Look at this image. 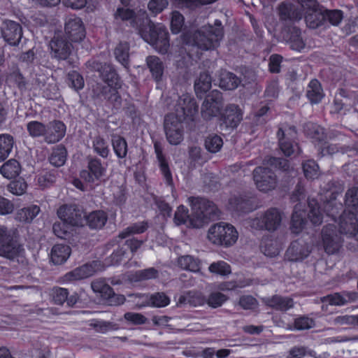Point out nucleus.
I'll return each mask as SVG.
<instances>
[{"label": "nucleus", "instance_id": "44", "mask_svg": "<svg viewBox=\"0 0 358 358\" xmlns=\"http://www.w3.org/2000/svg\"><path fill=\"white\" fill-rule=\"evenodd\" d=\"M188 220L190 226L196 227V224H194V219L189 218L188 208L183 205H180L174 215L175 224L178 226L185 224Z\"/></svg>", "mask_w": 358, "mask_h": 358}, {"label": "nucleus", "instance_id": "37", "mask_svg": "<svg viewBox=\"0 0 358 358\" xmlns=\"http://www.w3.org/2000/svg\"><path fill=\"white\" fill-rule=\"evenodd\" d=\"M15 141L8 134H0V162L4 161L11 153Z\"/></svg>", "mask_w": 358, "mask_h": 358}, {"label": "nucleus", "instance_id": "48", "mask_svg": "<svg viewBox=\"0 0 358 358\" xmlns=\"http://www.w3.org/2000/svg\"><path fill=\"white\" fill-rule=\"evenodd\" d=\"M40 212L38 206L34 205L19 210L16 215V219L21 222L31 221Z\"/></svg>", "mask_w": 358, "mask_h": 358}, {"label": "nucleus", "instance_id": "14", "mask_svg": "<svg viewBox=\"0 0 358 358\" xmlns=\"http://www.w3.org/2000/svg\"><path fill=\"white\" fill-rule=\"evenodd\" d=\"M296 134L294 128L290 129V133L287 134L282 128H279L277 131L280 150L286 157H290L294 153L296 148H299V145L294 140Z\"/></svg>", "mask_w": 358, "mask_h": 358}, {"label": "nucleus", "instance_id": "28", "mask_svg": "<svg viewBox=\"0 0 358 358\" xmlns=\"http://www.w3.org/2000/svg\"><path fill=\"white\" fill-rule=\"evenodd\" d=\"M211 87V76L208 72H201L194 83V91L197 98L202 99Z\"/></svg>", "mask_w": 358, "mask_h": 358}, {"label": "nucleus", "instance_id": "50", "mask_svg": "<svg viewBox=\"0 0 358 358\" xmlns=\"http://www.w3.org/2000/svg\"><path fill=\"white\" fill-rule=\"evenodd\" d=\"M343 18V12L341 10L324 9V23L328 21L333 26H338Z\"/></svg>", "mask_w": 358, "mask_h": 358}, {"label": "nucleus", "instance_id": "49", "mask_svg": "<svg viewBox=\"0 0 358 358\" xmlns=\"http://www.w3.org/2000/svg\"><path fill=\"white\" fill-rule=\"evenodd\" d=\"M66 159V150L63 146H57L54 148L50 157V162L55 166H61L64 164Z\"/></svg>", "mask_w": 358, "mask_h": 358}, {"label": "nucleus", "instance_id": "60", "mask_svg": "<svg viewBox=\"0 0 358 358\" xmlns=\"http://www.w3.org/2000/svg\"><path fill=\"white\" fill-rule=\"evenodd\" d=\"M72 226L73 225L60 220L53 224V232L57 237L65 238Z\"/></svg>", "mask_w": 358, "mask_h": 358}, {"label": "nucleus", "instance_id": "34", "mask_svg": "<svg viewBox=\"0 0 358 358\" xmlns=\"http://www.w3.org/2000/svg\"><path fill=\"white\" fill-rule=\"evenodd\" d=\"M129 50L128 43H120L113 50L116 60L127 70L129 69Z\"/></svg>", "mask_w": 358, "mask_h": 358}, {"label": "nucleus", "instance_id": "33", "mask_svg": "<svg viewBox=\"0 0 358 358\" xmlns=\"http://www.w3.org/2000/svg\"><path fill=\"white\" fill-rule=\"evenodd\" d=\"M70 254L71 248L69 246L57 244L52 248L50 258L55 264H61L67 260Z\"/></svg>", "mask_w": 358, "mask_h": 358}, {"label": "nucleus", "instance_id": "59", "mask_svg": "<svg viewBox=\"0 0 358 358\" xmlns=\"http://www.w3.org/2000/svg\"><path fill=\"white\" fill-rule=\"evenodd\" d=\"M228 297L221 292L211 293L208 299V304L214 308L220 307L227 300Z\"/></svg>", "mask_w": 358, "mask_h": 358}, {"label": "nucleus", "instance_id": "43", "mask_svg": "<svg viewBox=\"0 0 358 358\" xmlns=\"http://www.w3.org/2000/svg\"><path fill=\"white\" fill-rule=\"evenodd\" d=\"M223 143L222 138L216 134H209L204 141L205 148L210 153L219 152Z\"/></svg>", "mask_w": 358, "mask_h": 358}, {"label": "nucleus", "instance_id": "4", "mask_svg": "<svg viewBox=\"0 0 358 358\" xmlns=\"http://www.w3.org/2000/svg\"><path fill=\"white\" fill-rule=\"evenodd\" d=\"M215 25L203 26L193 32H183L182 41L185 44L195 46L201 50H214L220 45L224 36L220 20H215Z\"/></svg>", "mask_w": 358, "mask_h": 358}, {"label": "nucleus", "instance_id": "30", "mask_svg": "<svg viewBox=\"0 0 358 358\" xmlns=\"http://www.w3.org/2000/svg\"><path fill=\"white\" fill-rule=\"evenodd\" d=\"M266 306L281 311H286L294 306V301L292 298L283 297L279 295H274L265 301Z\"/></svg>", "mask_w": 358, "mask_h": 358}, {"label": "nucleus", "instance_id": "18", "mask_svg": "<svg viewBox=\"0 0 358 358\" xmlns=\"http://www.w3.org/2000/svg\"><path fill=\"white\" fill-rule=\"evenodd\" d=\"M106 168L97 159L90 160L87 169L80 172V178L86 182L92 184L101 180L105 176Z\"/></svg>", "mask_w": 358, "mask_h": 358}, {"label": "nucleus", "instance_id": "29", "mask_svg": "<svg viewBox=\"0 0 358 358\" xmlns=\"http://www.w3.org/2000/svg\"><path fill=\"white\" fill-rule=\"evenodd\" d=\"M50 47L55 57L59 59H65L70 52V45L59 38V35L55 36L50 43Z\"/></svg>", "mask_w": 358, "mask_h": 358}, {"label": "nucleus", "instance_id": "40", "mask_svg": "<svg viewBox=\"0 0 358 358\" xmlns=\"http://www.w3.org/2000/svg\"><path fill=\"white\" fill-rule=\"evenodd\" d=\"M178 266L184 270L197 272L200 269V261L191 255L181 256L178 259Z\"/></svg>", "mask_w": 358, "mask_h": 358}, {"label": "nucleus", "instance_id": "38", "mask_svg": "<svg viewBox=\"0 0 358 358\" xmlns=\"http://www.w3.org/2000/svg\"><path fill=\"white\" fill-rule=\"evenodd\" d=\"M158 271L154 267L138 270L131 273L129 278L132 282H141L143 280L155 279L158 277Z\"/></svg>", "mask_w": 358, "mask_h": 358}, {"label": "nucleus", "instance_id": "12", "mask_svg": "<svg viewBox=\"0 0 358 358\" xmlns=\"http://www.w3.org/2000/svg\"><path fill=\"white\" fill-rule=\"evenodd\" d=\"M243 113L238 105L228 104L219 114V123L221 129H234L243 120Z\"/></svg>", "mask_w": 358, "mask_h": 358}, {"label": "nucleus", "instance_id": "10", "mask_svg": "<svg viewBox=\"0 0 358 358\" xmlns=\"http://www.w3.org/2000/svg\"><path fill=\"white\" fill-rule=\"evenodd\" d=\"M222 107V94L219 90H214L205 97L201 106V115L203 119L210 120L219 115Z\"/></svg>", "mask_w": 358, "mask_h": 358}, {"label": "nucleus", "instance_id": "36", "mask_svg": "<svg viewBox=\"0 0 358 358\" xmlns=\"http://www.w3.org/2000/svg\"><path fill=\"white\" fill-rule=\"evenodd\" d=\"M21 171L20 163L15 159H9L0 168L1 174L6 178L12 179L17 177Z\"/></svg>", "mask_w": 358, "mask_h": 358}, {"label": "nucleus", "instance_id": "15", "mask_svg": "<svg viewBox=\"0 0 358 358\" xmlns=\"http://www.w3.org/2000/svg\"><path fill=\"white\" fill-rule=\"evenodd\" d=\"M189 200L192 210V216L197 220H201L214 211L215 203L207 199L191 196Z\"/></svg>", "mask_w": 358, "mask_h": 358}, {"label": "nucleus", "instance_id": "26", "mask_svg": "<svg viewBox=\"0 0 358 358\" xmlns=\"http://www.w3.org/2000/svg\"><path fill=\"white\" fill-rule=\"evenodd\" d=\"M57 215L61 221L71 225L82 224L81 214L72 206H61L57 211Z\"/></svg>", "mask_w": 358, "mask_h": 358}, {"label": "nucleus", "instance_id": "8", "mask_svg": "<svg viewBox=\"0 0 358 358\" xmlns=\"http://www.w3.org/2000/svg\"><path fill=\"white\" fill-rule=\"evenodd\" d=\"M282 213L277 208L267 209L260 216L252 220L251 227L259 230L275 231L281 225Z\"/></svg>", "mask_w": 358, "mask_h": 358}, {"label": "nucleus", "instance_id": "21", "mask_svg": "<svg viewBox=\"0 0 358 358\" xmlns=\"http://www.w3.org/2000/svg\"><path fill=\"white\" fill-rule=\"evenodd\" d=\"M45 130V141L47 143H55L64 137L66 127L62 121L54 120L46 124Z\"/></svg>", "mask_w": 358, "mask_h": 358}, {"label": "nucleus", "instance_id": "45", "mask_svg": "<svg viewBox=\"0 0 358 358\" xmlns=\"http://www.w3.org/2000/svg\"><path fill=\"white\" fill-rule=\"evenodd\" d=\"M186 302L192 306L196 307L205 304L206 300L204 296L199 292L189 291L184 296H181L180 301Z\"/></svg>", "mask_w": 358, "mask_h": 358}, {"label": "nucleus", "instance_id": "35", "mask_svg": "<svg viewBox=\"0 0 358 358\" xmlns=\"http://www.w3.org/2000/svg\"><path fill=\"white\" fill-rule=\"evenodd\" d=\"M301 167L304 177L308 180H314L317 179L320 176V166L314 159L303 160Z\"/></svg>", "mask_w": 358, "mask_h": 358}, {"label": "nucleus", "instance_id": "24", "mask_svg": "<svg viewBox=\"0 0 358 358\" xmlns=\"http://www.w3.org/2000/svg\"><path fill=\"white\" fill-rule=\"evenodd\" d=\"M310 250L306 243L299 240L293 241L285 252V257L290 262H301L310 254Z\"/></svg>", "mask_w": 358, "mask_h": 358}, {"label": "nucleus", "instance_id": "9", "mask_svg": "<svg viewBox=\"0 0 358 358\" xmlns=\"http://www.w3.org/2000/svg\"><path fill=\"white\" fill-rule=\"evenodd\" d=\"M24 249L22 245L13 241L8 231L0 227V256L15 259L22 257Z\"/></svg>", "mask_w": 358, "mask_h": 358}, {"label": "nucleus", "instance_id": "16", "mask_svg": "<svg viewBox=\"0 0 358 358\" xmlns=\"http://www.w3.org/2000/svg\"><path fill=\"white\" fill-rule=\"evenodd\" d=\"M155 153L159 163L160 172L165 180L166 186L170 187H174L172 173L170 169L169 164L166 155L163 152V147L159 141L154 142Z\"/></svg>", "mask_w": 358, "mask_h": 358}, {"label": "nucleus", "instance_id": "41", "mask_svg": "<svg viewBox=\"0 0 358 358\" xmlns=\"http://www.w3.org/2000/svg\"><path fill=\"white\" fill-rule=\"evenodd\" d=\"M306 219L305 213L303 211L294 210L292 215L290 229L294 234H299L305 228Z\"/></svg>", "mask_w": 358, "mask_h": 358}, {"label": "nucleus", "instance_id": "53", "mask_svg": "<svg viewBox=\"0 0 358 358\" xmlns=\"http://www.w3.org/2000/svg\"><path fill=\"white\" fill-rule=\"evenodd\" d=\"M45 126L43 123L38 121H30L27 124V129L31 137H43L45 140Z\"/></svg>", "mask_w": 358, "mask_h": 358}, {"label": "nucleus", "instance_id": "17", "mask_svg": "<svg viewBox=\"0 0 358 358\" xmlns=\"http://www.w3.org/2000/svg\"><path fill=\"white\" fill-rule=\"evenodd\" d=\"M1 34L3 39L11 45H16L20 42L22 30L20 24L12 20H6L3 22Z\"/></svg>", "mask_w": 358, "mask_h": 358}, {"label": "nucleus", "instance_id": "31", "mask_svg": "<svg viewBox=\"0 0 358 358\" xmlns=\"http://www.w3.org/2000/svg\"><path fill=\"white\" fill-rule=\"evenodd\" d=\"M306 96L312 104L320 103L323 96V90L321 83L317 79H312L308 85L306 92Z\"/></svg>", "mask_w": 358, "mask_h": 358}, {"label": "nucleus", "instance_id": "52", "mask_svg": "<svg viewBox=\"0 0 358 358\" xmlns=\"http://www.w3.org/2000/svg\"><path fill=\"white\" fill-rule=\"evenodd\" d=\"M208 270L210 273L226 276L231 273L230 265L224 261H217L210 264Z\"/></svg>", "mask_w": 358, "mask_h": 358}, {"label": "nucleus", "instance_id": "6", "mask_svg": "<svg viewBox=\"0 0 358 358\" xmlns=\"http://www.w3.org/2000/svg\"><path fill=\"white\" fill-rule=\"evenodd\" d=\"M238 233L231 224L220 222L211 226L208 230V238L215 245L229 247L238 240Z\"/></svg>", "mask_w": 358, "mask_h": 358}, {"label": "nucleus", "instance_id": "56", "mask_svg": "<svg viewBox=\"0 0 358 358\" xmlns=\"http://www.w3.org/2000/svg\"><path fill=\"white\" fill-rule=\"evenodd\" d=\"M170 301L169 297L164 292H157L150 297V303L153 307H166L170 303Z\"/></svg>", "mask_w": 358, "mask_h": 358}, {"label": "nucleus", "instance_id": "1", "mask_svg": "<svg viewBox=\"0 0 358 358\" xmlns=\"http://www.w3.org/2000/svg\"><path fill=\"white\" fill-rule=\"evenodd\" d=\"M199 106L195 99L186 93L179 96L175 106V113L165 115L164 128L168 142L179 145L184 138V122H192L198 114Z\"/></svg>", "mask_w": 358, "mask_h": 358}, {"label": "nucleus", "instance_id": "46", "mask_svg": "<svg viewBox=\"0 0 358 358\" xmlns=\"http://www.w3.org/2000/svg\"><path fill=\"white\" fill-rule=\"evenodd\" d=\"M87 222L92 229H101L106 222V214L103 211H94L87 217Z\"/></svg>", "mask_w": 358, "mask_h": 358}, {"label": "nucleus", "instance_id": "25", "mask_svg": "<svg viewBox=\"0 0 358 358\" xmlns=\"http://www.w3.org/2000/svg\"><path fill=\"white\" fill-rule=\"evenodd\" d=\"M305 135L312 140L315 147L318 148L325 140L327 134L324 129L316 123L307 122L303 125Z\"/></svg>", "mask_w": 358, "mask_h": 358}, {"label": "nucleus", "instance_id": "54", "mask_svg": "<svg viewBox=\"0 0 358 358\" xmlns=\"http://www.w3.org/2000/svg\"><path fill=\"white\" fill-rule=\"evenodd\" d=\"M185 24L184 16L178 10H173L171 13V31L173 34H178L181 31Z\"/></svg>", "mask_w": 358, "mask_h": 358}, {"label": "nucleus", "instance_id": "51", "mask_svg": "<svg viewBox=\"0 0 358 358\" xmlns=\"http://www.w3.org/2000/svg\"><path fill=\"white\" fill-rule=\"evenodd\" d=\"M264 162L267 165L276 170H280L285 172L289 171V170L290 163L289 161L286 159L269 157L268 159H265Z\"/></svg>", "mask_w": 358, "mask_h": 358}, {"label": "nucleus", "instance_id": "11", "mask_svg": "<svg viewBox=\"0 0 358 358\" xmlns=\"http://www.w3.org/2000/svg\"><path fill=\"white\" fill-rule=\"evenodd\" d=\"M252 175L257 188L260 192H267L277 186V176L270 168L257 166L254 169Z\"/></svg>", "mask_w": 358, "mask_h": 358}, {"label": "nucleus", "instance_id": "57", "mask_svg": "<svg viewBox=\"0 0 358 358\" xmlns=\"http://www.w3.org/2000/svg\"><path fill=\"white\" fill-rule=\"evenodd\" d=\"M341 231L343 234L349 235L348 241L346 242V249L351 252L358 251V222L357 230L353 233H348L345 231L341 227H340Z\"/></svg>", "mask_w": 358, "mask_h": 358}, {"label": "nucleus", "instance_id": "27", "mask_svg": "<svg viewBox=\"0 0 358 358\" xmlns=\"http://www.w3.org/2000/svg\"><path fill=\"white\" fill-rule=\"evenodd\" d=\"M113 17L117 20L129 22L130 26L138 29L141 20L137 17L136 13L134 9L129 8L119 7L113 13Z\"/></svg>", "mask_w": 358, "mask_h": 358}, {"label": "nucleus", "instance_id": "7", "mask_svg": "<svg viewBox=\"0 0 358 358\" xmlns=\"http://www.w3.org/2000/svg\"><path fill=\"white\" fill-rule=\"evenodd\" d=\"M341 229L338 230L336 225L328 224L321 231L322 245L324 252L328 255L338 254L343 246L344 240Z\"/></svg>", "mask_w": 358, "mask_h": 358}, {"label": "nucleus", "instance_id": "39", "mask_svg": "<svg viewBox=\"0 0 358 358\" xmlns=\"http://www.w3.org/2000/svg\"><path fill=\"white\" fill-rule=\"evenodd\" d=\"M241 80L234 73L226 72L221 75L220 87L226 90H232L238 87Z\"/></svg>", "mask_w": 358, "mask_h": 358}, {"label": "nucleus", "instance_id": "19", "mask_svg": "<svg viewBox=\"0 0 358 358\" xmlns=\"http://www.w3.org/2000/svg\"><path fill=\"white\" fill-rule=\"evenodd\" d=\"M65 34L72 42H79L85 36V29L80 18L75 16L69 17L65 24Z\"/></svg>", "mask_w": 358, "mask_h": 358}, {"label": "nucleus", "instance_id": "47", "mask_svg": "<svg viewBox=\"0 0 358 358\" xmlns=\"http://www.w3.org/2000/svg\"><path fill=\"white\" fill-rule=\"evenodd\" d=\"M148 228V222L145 221L132 224L124 229L120 234L122 238H125L132 234H140L144 233Z\"/></svg>", "mask_w": 358, "mask_h": 358}, {"label": "nucleus", "instance_id": "63", "mask_svg": "<svg viewBox=\"0 0 358 358\" xmlns=\"http://www.w3.org/2000/svg\"><path fill=\"white\" fill-rule=\"evenodd\" d=\"M238 303L245 310H255L258 306L257 300L251 295L241 296Z\"/></svg>", "mask_w": 358, "mask_h": 358}, {"label": "nucleus", "instance_id": "2", "mask_svg": "<svg viewBox=\"0 0 358 358\" xmlns=\"http://www.w3.org/2000/svg\"><path fill=\"white\" fill-rule=\"evenodd\" d=\"M299 5L282 2L278 6V14L282 21L299 22L302 18L310 29H317L324 24V9L317 0H297Z\"/></svg>", "mask_w": 358, "mask_h": 358}, {"label": "nucleus", "instance_id": "61", "mask_svg": "<svg viewBox=\"0 0 358 358\" xmlns=\"http://www.w3.org/2000/svg\"><path fill=\"white\" fill-rule=\"evenodd\" d=\"M69 85L76 90L83 89L84 86V80L83 77L76 71H73L68 75Z\"/></svg>", "mask_w": 358, "mask_h": 358}, {"label": "nucleus", "instance_id": "62", "mask_svg": "<svg viewBox=\"0 0 358 358\" xmlns=\"http://www.w3.org/2000/svg\"><path fill=\"white\" fill-rule=\"evenodd\" d=\"M283 57L278 54L271 55L268 62V70L271 73H278L281 70Z\"/></svg>", "mask_w": 358, "mask_h": 358}, {"label": "nucleus", "instance_id": "64", "mask_svg": "<svg viewBox=\"0 0 358 358\" xmlns=\"http://www.w3.org/2000/svg\"><path fill=\"white\" fill-rule=\"evenodd\" d=\"M55 181V176L49 172H43L38 175L36 182L41 188H45L52 185Z\"/></svg>", "mask_w": 358, "mask_h": 358}, {"label": "nucleus", "instance_id": "13", "mask_svg": "<svg viewBox=\"0 0 358 358\" xmlns=\"http://www.w3.org/2000/svg\"><path fill=\"white\" fill-rule=\"evenodd\" d=\"M257 207V198L251 193L233 196L229 199V208L238 214H245L255 210Z\"/></svg>", "mask_w": 358, "mask_h": 358}, {"label": "nucleus", "instance_id": "23", "mask_svg": "<svg viewBox=\"0 0 358 358\" xmlns=\"http://www.w3.org/2000/svg\"><path fill=\"white\" fill-rule=\"evenodd\" d=\"M100 268V264L98 262H93L76 268L65 275L66 281L79 280L93 275Z\"/></svg>", "mask_w": 358, "mask_h": 358}, {"label": "nucleus", "instance_id": "42", "mask_svg": "<svg viewBox=\"0 0 358 358\" xmlns=\"http://www.w3.org/2000/svg\"><path fill=\"white\" fill-rule=\"evenodd\" d=\"M92 288L103 299H108L111 296L112 290L110 284L106 280L99 279L94 281L92 283Z\"/></svg>", "mask_w": 358, "mask_h": 358}, {"label": "nucleus", "instance_id": "3", "mask_svg": "<svg viewBox=\"0 0 358 358\" xmlns=\"http://www.w3.org/2000/svg\"><path fill=\"white\" fill-rule=\"evenodd\" d=\"M345 209L339 215L343 210V204L334 203V201L328 202L326 205L327 215L336 220L338 217V226L341 227L345 231L353 233L357 228L358 215V187H353L348 189L345 195Z\"/></svg>", "mask_w": 358, "mask_h": 358}, {"label": "nucleus", "instance_id": "22", "mask_svg": "<svg viewBox=\"0 0 358 358\" xmlns=\"http://www.w3.org/2000/svg\"><path fill=\"white\" fill-rule=\"evenodd\" d=\"M147 67L152 80L156 83L157 87L164 79L165 65L162 60L155 55H149L145 59Z\"/></svg>", "mask_w": 358, "mask_h": 358}, {"label": "nucleus", "instance_id": "5", "mask_svg": "<svg viewBox=\"0 0 358 358\" xmlns=\"http://www.w3.org/2000/svg\"><path fill=\"white\" fill-rule=\"evenodd\" d=\"M137 30L143 40L159 53L164 55L168 52L170 47L169 34L164 25L155 24L146 17L140 23Z\"/></svg>", "mask_w": 358, "mask_h": 358}, {"label": "nucleus", "instance_id": "55", "mask_svg": "<svg viewBox=\"0 0 358 358\" xmlns=\"http://www.w3.org/2000/svg\"><path fill=\"white\" fill-rule=\"evenodd\" d=\"M314 326V320L306 315L299 316L295 318L294 321V327L296 330L310 329Z\"/></svg>", "mask_w": 358, "mask_h": 358}, {"label": "nucleus", "instance_id": "32", "mask_svg": "<svg viewBox=\"0 0 358 358\" xmlns=\"http://www.w3.org/2000/svg\"><path fill=\"white\" fill-rule=\"evenodd\" d=\"M308 206L309 208L308 218L313 225H320L323 222V215L320 203L317 199H312L308 200Z\"/></svg>", "mask_w": 358, "mask_h": 358}, {"label": "nucleus", "instance_id": "58", "mask_svg": "<svg viewBox=\"0 0 358 358\" xmlns=\"http://www.w3.org/2000/svg\"><path fill=\"white\" fill-rule=\"evenodd\" d=\"M113 152L119 158H124L127 154V143L122 137L113 141Z\"/></svg>", "mask_w": 358, "mask_h": 358}, {"label": "nucleus", "instance_id": "20", "mask_svg": "<svg viewBox=\"0 0 358 358\" xmlns=\"http://www.w3.org/2000/svg\"><path fill=\"white\" fill-rule=\"evenodd\" d=\"M282 34L285 41L290 45L292 50L301 51L305 48V43L299 27L286 25L282 29Z\"/></svg>", "mask_w": 358, "mask_h": 358}]
</instances>
